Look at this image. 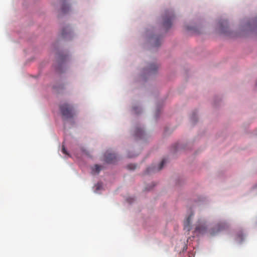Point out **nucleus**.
I'll return each instance as SVG.
<instances>
[{
	"instance_id": "f257e3e1",
	"label": "nucleus",
	"mask_w": 257,
	"mask_h": 257,
	"mask_svg": "<svg viewBox=\"0 0 257 257\" xmlns=\"http://www.w3.org/2000/svg\"><path fill=\"white\" fill-rule=\"evenodd\" d=\"M60 109L62 115L67 119L72 118L76 114L72 106L67 103L61 105Z\"/></svg>"
},
{
	"instance_id": "f03ea898",
	"label": "nucleus",
	"mask_w": 257,
	"mask_h": 257,
	"mask_svg": "<svg viewBox=\"0 0 257 257\" xmlns=\"http://www.w3.org/2000/svg\"><path fill=\"white\" fill-rule=\"evenodd\" d=\"M174 19V15L172 12H168L164 17L163 26L166 29L170 28Z\"/></svg>"
},
{
	"instance_id": "7ed1b4c3",
	"label": "nucleus",
	"mask_w": 257,
	"mask_h": 257,
	"mask_svg": "<svg viewBox=\"0 0 257 257\" xmlns=\"http://www.w3.org/2000/svg\"><path fill=\"white\" fill-rule=\"evenodd\" d=\"M207 227L205 223L202 222L201 220H198V224L195 227V233L196 234H203L206 231Z\"/></svg>"
},
{
	"instance_id": "20e7f679",
	"label": "nucleus",
	"mask_w": 257,
	"mask_h": 257,
	"mask_svg": "<svg viewBox=\"0 0 257 257\" xmlns=\"http://www.w3.org/2000/svg\"><path fill=\"white\" fill-rule=\"evenodd\" d=\"M105 161L108 163H113L117 160L115 154L106 152L104 155Z\"/></svg>"
},
{
	"instance_id": "39448f33",
	"label": "nucleus",
	"mask_w": 257,
	"mask_h": 257,
	"mask_svg": "<svg viewBox=\"0 0 257 257\" xmlns=\"http://www.w3.org/2000/svg\"><path fill=\"white\" fill-rule=\"evenodd\" d=\"M193 215V214H190L184 221V229L187 231H189L191 230V221Z\"/></svg>"
},
{
	"instance_id": "423d86ee",
	"label": "nucleus",
	"mask_w": 257,
	"mask_h": 257,
	"mask_svg": "<svg viewBox=\"0 0 257 257\" xmlns=\"http://www.w3.org/2000/svg\"><path fill=\"white\" fill-rule=\"evenodd\" d=\"M166 163V161L165 159L162 160L161 162L160 163L158 168L157 169L156 168H148L147 170V171L148 173L151 172H155L156 171H160L164 167V165Z\"/></svg>"
},
{
	"instance_id": "0eeeda50",
	"label": "nucleus",
	"mask_w": 257,
	"mask_h": 257,
	"mask_svg": "<svg viewBox=\"0 0 257 257\" xmlns=\"http://www.w3.org/2000/svg\"><path fill=\"white\" fill-rule=\"evenodd\" d=\"M144 133V132L142 128H137L136 130L135 136L137 138H141L143 137Z\"/></svg>"
},
{
	"instance_id": "6e6552de",
	"label": "nucleus",
	"mask_w": 257,
	"mask_h": 257,
	"mask_svg": "<svg viewBox=\"0 0 257 257\" xmlns=\"http://www.w3.org/2000/svg\"><path fill=\"white\" fill-rule=\"evenodd\" d=\"M158 69V66L156 64H151L148 68V71L149 73H154Z\"/></svg>"
},
{
	"instance_id": "1a4fd4ad",
	"label": "nucleus",
	"mask_w": 257,
	"mask_h": 257,
	"mask_svg": "<svg viewBox=\"0 0 257 257\" xmlns=\"http://www.w3.org/2000/svg\"><path fill=\"white\" fill-rule=\"evenodd\" d=\"M70 33V29L69 27L65 28L62 30V35L64 37H66L67 34Z\"/></svg>"
},
{
	"instance_id": "9d476101",
	"label": "nucleus",
	"mask_w": 257,
	"mask_h": 257,
	"mask_svg": "<svg viewBox=\"0 0 257 257\" xmlns=\"http://www.w3.org/2000/svg\"><path fill=\"white\" fill-rule=\"evenodd\" d=\"M101 170V166H99L98 165H95L94 166V168H93L92 171L94 172L98 173Z\"/></svg>"
},
{
	"instance_id": "9b49d317",
	"label": "nucleus",
	"mask_w": 257,
	"mask_h": 257,
	"mask_svg": "<svg viewBox=\"0 0 257 257\" xmlns=\"http://www.w3.org/2000/svg\"><path fill=\"white\" fill-rule=\"evenodd\" d=\"M69 7L68 5H64L62 8V11L64 13H65L68 11V10H69Z\"/></svg>"
},
{
	"instance_id": "f8f14e48",
	"label": "nucleus",
	"mask_w": 257,
	"mask_h": 257,
	"mask_svg": "<svg viewBox=\"0 0 257 257\" xmlns=\"http://www.w3.org/2000/svg\"><path fill=\"white\" fill-rule=\"evenodd\" d=\"M127 168L129 170H134L136 168V165L135 164H131L127 166Z\"/></svg>"
},
{
	"instance_id": "ddd939ff",
	"label": "nucleus",
	"mask_w": 257,
	"mask_h": 257,
	"mask_svg": "<svg viewBox=\"0 0 257 257\" xmlns=\"http://www.w3.org/2000/svg\"><path fill=\"white\" fill-rule=\"evenodd\" d=\"M62 152H63V154L67 155H69V154L68 153L67 150H66V149L63 145L62 146Z\"/></svg>"
},
{
	"instance_id": "4468645a",
	"label": "nucleus",
	"mask_w": 257,
	"mask_h": 257,
	"mask_svg": "<svg viewBox=\"0 0 257 257\" xmlns=\"http://www.w3.org/2000/svg\"><path fill=\"white\" fill-rule=\"evenodd\" d=\"M224 24L225 25H226L227 24V22L226 21H224V22H223L221 23L220 24V25L221 29V31L222 32H224V30H223V28Z\"/></svg>"
},
{
	"instance_id": "2eb2a0df",
	"label": "nucleus",
	"mask_w": 257,
	"mask_h": 257,
	"mask_svg": "<svg viewBox=\"0 0 257 257\" xmlns=\"http://www.w3.org/2000/svg\"><path fill=\"white\" fill-rule=\"evenodd\" d=\"M219 225H219L218 226H219ZM225 226H226V224L225 223H223L221 227L218 226V231L221 230L223 228H225Z\"/></svg>"
},
{
	"instance_id": "dca6fc26",
	"label": "nucleus",
	"mask_w": 257,
	"mask_h": 257,
	"mask_svg": "<svg viewBox=\"0 0 257 257\" xmlns=\"http://www.w3.org/2000/svg\"><path fill=\"white\" fill-rule=\"evenodd\" d=\"M161 44V42L160 40H157L156 43L155 44L156 46H159Z\"/></svg>"
},
{
	"instance_id": "f3484780",
	"label": "nucleus",
	"mask_w": 257,
	"mask_h": 257,
	"mask_svg": "<svg viewBox=\"0 0 257 257\" xmlns=\"http://www.w3.org/2000/svg\"><path fill=\"white\" fill-rule=\"evenodd\" d=\"M135 156H136V155H128V157L129 158H133V157H135Z\"/></svg>"
}]
</instances>
